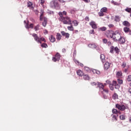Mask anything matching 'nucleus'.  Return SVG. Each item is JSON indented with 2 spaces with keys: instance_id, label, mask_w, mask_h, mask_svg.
Listing matches in <instances>:
<instances>
[{
  "instance_id": "f257e3e1",
  "label": "nucleus",
  "mask_w": 131,
  "mask_h": 131,
  "mask_svg": "<svg viewBox=\"0 0 131 131\" xmlns=\"http://www.w3.org/2000/svg\"><path fill=\"white\" fill-rule=\"evenodd\" d=\"M58 15L59 16L58 20L59 21L62 22L64 24L71 25V19L69 16H63V13L62 12H59Z\"/></svg>"
},
{
  "instance_id": "f03ea898",
  "label": "nucleus",
  "mask_w": 131,
  "mask_h": 131,
  "mask_svg": "<svg viewBox=\"0 0 131 131\" xmlns=\"http://www.w3.org/2000/svg\"><path fill=\"white\" fill-rule=\"evenodd\" d=\"M121 37V35H120V33L118 32V31H116L114 33L113 38L115 41H118V40L120 39Z\"/></svg>"
},
{
  "instance_id": "7ed1b4c3",
  "label": "nucleus",
  "mask_w": 131,
  "mask_h": 131,
  "mask_svg": "<svg viewBox=\"0 0 131 131\" xmlns=\"http://www.w3.org/2000/svg\"><path fill=\"white\" fill-rule=\"evenodd\" d=\"M108 12V9L107 7H103L100 10V12L98 13L99 17H103L104 15V13H107Z\"/></svg>"
},
{
  "instance_id": "20e7f679",
  "label": "nucleus",
  "mask_w": 131,
  "mask_h": 131,
  "mask_svg": "<svg viewBox=\"0 0 131 131\" xmlns=\"http://www.w3.org/2000/svg\"><path fill=\"white\" fill-rule=\"evenodd\" d=\"M116 108H117L120 111H125V109H126L125 105L123 104L120 105L118 103L116 104Z\"/></svg>"
},
{
  "instance_id": "39448f33",
  "label": "nucleus",
  "mask_w": 131,
  "mask_h": 131,
  "mask_svg": "<svg viewBox=\"0 0 131 131\" xmlns=\"http://www.w3.org/2000/svg\"><path fill=\"white\" fill-rule=\"evenodd\" d=\"M61 58V55L59 53H56L54 57H52V61L53 62H57L60 61V58Z\"/></svg>"
},
{
  "instance_id": "423d86ee",
  "label": "nucleus",
  "mask_w": 131,
  "mask_h": 131,
  "mask_svg": "<svg viewBox=\"0 0 131 131\" xmlns=\"http://www.w3.org/2000/svg\"><path fill=\"white\" fill-rule=\"evenodd\" d=\"M31 35L33 36L34 40H35V41H37L38 43H41V42H40V39H39V37H38L37 34L35 33H33V34H31Z\"/></svg>"
},
{
  "instance_id": "0eeeda50",
  "label": "nucleus",
  "mask_w": 131,
  "mask_h": 131,
  "mask_svg": "<svg viewBox=\"0 0 131 131\" xmlns=\"http://www.w3.org/2000/svg\"><path fill=\"white\" fill-rule=\"evenodd\" d=\"M114 35V33H113V32L110 30L106 31L105 33V35L108 38H113Z\"/></svg>"
},
{
  "instance_id": "6e6552de",
  "label": "nucleus",
  "mask_w": 131,
  "mask_h": 131,
  "mask_svg": "<svg viewBox=\"0 0 131 131\" xmlns=\"http://www.w3.org/2000/svg\"><path fill=\"white\" fill-rule=\"evenodd\" d=\"M51 6L55 8H59V3L57 0H52L51 3Z\"/></svg>"
},
{
  "instance_id": "1a4fd4ad",
  "label": "nucleus",
  "mask_w": 131,
  "mask_h": 131,
  "mask_svg": "<svg viewBox=\"0 0 131 131\" xmlns=\"http://www.w3.org/2000/svg\"><path fill=\"white\" fill-rule=\"evenodd\" d=\"M27 7L30 9V10H32V11H33L34 10V7H33V3H32L30 1H28L27 2Z\"/></svg>"
},
{
  "instance_id": "9d476101",
  "label": "nucleus",
  "mask_w": 131,
  "mask_h": 131,
  "mask_svg": "<svg viewBox=\"0 0 131 131\" xmlns=\"http://www.w3.org/2000/svg\"><path fill=\"white\" fill-rule=\"evenodd\" d=\"M110 65H111V63L108 61H106L104 64V70H108L110 68Z\"/></svg>"
},
{
  "instance_id": "9b49d317",
  "label": "nucleus",
  "mask_w": 131,
  "mask_h": 131,
  "mask_svg": "<svg viewBox=\"0 0 131 131\" xmlns=\"http://www.w3.org/2000/svg\"><path fill=\"white\" fill-rule=\"evenodd\" d=\"M89 24L93 29H97V24H96V22L94 21H92L89 23Z\"/></svg>"
},
{
  "instance_id": "f8f14e48",
  "label": "nucleus",
  "mask_w": 131,
  "mask_h": 131,
  "mask_svg": "<svg viewBox=\"0 0 131 131\" xmlns=\"http://www.w3.org/2000/svg\"><path fill=\"white\" fill-rule=\"evenodd\" d=\"M76 72H77V75H78L79 76H80L81 77L84 75L83 72H82V71H81V70H77Z\"/></svg>"
},
{
  "instance_id": "ddd939ff",
  "label": "nucleus",
  "mask_w": 131,
  "mask_h": 131,
  "mask_svg": "<svg viewBox=\"0 0 131 131\" xmlns=\"http://www.w3.org/2000/svg\"><path fill=\"white\" fill-rule=\"evenodd\" d=\"M100 59L101 62L103 63H105V62L107 61L106 60V57H105V55L104 54L100 55Z\"/></svg>"
},
{
  "instance_id": "4468645a",
  "label": "nucleus",
  "mask_w": 131,
  "mask_h": 131,
  "mask_svg": "<svg viewBox=\"0 0 131 131\" xmlns=\"http://www.w3.org/2000/svg\"><path fill=\"white\" fill-rule=\"evenodd\" d=\"M61 33L63 36H66V38H69V36H70V34L68 33H66L64 31H61Z\"/></svg>"
},
{
  "instance_id": "2eb2a0df",
  "label": "nucleus",
  "mask_w": 131,
  "mask_h": 131,
  "mask_svg": "<svg viewBox=\"0 0 131 131\" xmlns=\"http://www.w3.org/2000/svg\"><path fill=\"white\" fill-rule=\"evenodd\" d=\"M48 23V18L46 17H43V22H42V26L43 27H46L47 26V24Z\"/></svg>"
},
{
  "instance_id": "dca6fc26",
  "label": "nucleus",
  "mask_w": 131,
  "mask_h": 131,
  "mask_svg": "<svg viewBox=\"0 0 131 131\" xmlns=\"http://www.w3.org/2000/svg\"><path fill=\"white\" fill-rule=\"evenodd\" d=\"M97 85L100 90H103L104 89V84L101 82H97Z\"/></svg>"
},
{
  "instance_id": "f3484780",
  "label": "nucleus",
  "mask_w": 131,
  "mask_h": 131,
  "mask_svg": "<svg viewBox=\"0 0 131 131\" xmlns=\"http://www.w3.org/2000/svg\"><path fill=\"white\" fill-rule=\"evenodd\" d=\"M112 121H117V117H118V115H112Z\"/></svg>"
},
{
  "instance_id": "a211bd4d",
  "label": "nucleus",
  "mask_w": 131,
  "mask_h": 131,
  "mask_svg": "<svg viewBox=\"0 0 131 131\" xmlns=\"http://www.w3.org/2000/svg\"><path fill=\"white\" fill-rule=\"evenodd\" d=\"M118 41H119V43H124V42H125V39H124L123 37H121Z\"/></svg>"
},
{
  "instance_id": "6ab92c4d",
  "label": "nucleus",
  "mask_w": 131,
  "mask_h": 131,
  "mask_svg": "<svg viewBox=\"0 0 131 131\" xmlns=\"http://www.w3.org/2000/svg\"><path fill=\"white\" fill-rule=\"evenodd\" d=\"M83 78L84 80H90L91 79V78L88 74L83 75Z\"/></svg>"
},
{
  "instance_id": "aec40b11",
  "label": "nucleus",
  "mask_w": 131,
  "mask_h": 131,
  "mask_svg": "<svg viewBox=\"0 0 131 131\" xmlns=\"http://www.w3.org/2000/svg\"><path fill=\"white\" fill-rule=\"evenodd\" d=\"M49 39L51 42H55V41H56V38H55V37H54L53 35H51Z\"/></svg>"
},
{
  "instance_id": "412c9836",
  "label": "nucleus",
  "mask_w": 131,
  "mask_h": 131,
  "mask_svg": "<svg viewBox=\"0 0 131 131\" xmlns=\"http://www.w3.org/2000/svg\"><path fill=\"white\" fill-rule=\"evenodd\" d=\"M123 30L124 31V32H125V33H128V32H131V30L130 29H129V28L128 27H124L123 29Z\"/></svg>"
},
{
  "instance_id": "4be33fe9",
  "label": "nucleus",
  "mask_w": 131,
  "mask_h": 131,
  "mask_svg": "<svg viewBox=\"0 0 131 131\" xmlns=\"http://www.w3.org/2000/svg\"><path fill=\"white\" fill-rule=\"evenodd\" d=\"M123 25H124V26L129 27V26H130V24H129V23L127 21H124L123 22Z\"/></svg>"
},
{
  "instance_id": "5701e85b",
  "label": "nucleus",
  "mask_w": 131,
  "mask_h": 131,
  "mask_svg": "<svg viewBox=\"0 0 131 131\" xmlns=\"http://www.w3.org/2000/svg\"><path fill=\"white\" fill-rule=\"evenodd\" d=\"M62 38V35L61 34L57 33L56 34V39L57 40H60L61 38Z\"/></svg>"
},
{
  "instance_id": "b1692460",
  "label": "nucleus",
  "mask_w": 131,
  "mask_h": 131,
  "mask_svg": "<svg viewBox=\"0 0 131 131\" xmlns=\"http://www.w3.org/2000/svg\"><path fill=\"white\" fill-rule=\"evenodd\" d=\"M68 29L70 31H73L74 30V28L73 27V26L72 25V23H71V25L70 26H68L67 27Z\"/></svg>"
},
{
  "instance_id": "393cba45",
  "label": "nucleus",
  "mask_w": 131,
  "mask_h": 131,
  "mask_svg": "<svg viewBox=\"0 0 131 131\" xmlns=\"http://www.w3.org/2000/svg\"><path fill=\"white\" fill-rule=\"evenodd\" d=\"M116 76L118 78H120L122 76V73L121 72H118L116 74Z\"/></svg>"
},
{
  "instance_id": "a878e982",
  "label": "nucleus",
  "mask_w": 131,
  "mask_h": 131,
  "mask_svg": "<svg viewBox=\"0 0 131 131\" xmlns=\"http://www.w3.org/2000/svg\"><path fill=\"white\" fill-rule=\"evenodd\" d=\"M92 72H93V73H94V74H98V75L101 74V72H100V71H98L96 69H93L92 70Z\"/></svg>"
},
{
  "instance_id": "bb28decb",
  "label": "nucleus",
  "mask_w": 131,
  "mask_h": 131,
  "mask_svg": "<svg viewBox=\"0 0 131 131\" xmlns=\"http://www.w3.org/2000/svg\"><path fill=\"white\" fill-rule=\"evenodd\" d=\"M112 98L114 100H116L118 99V95L116 93H115L113 95Z\"/></svg>"
},
{
  "instance_id": "cd10ccee",
  "label": "nucleus",
  "mask_w": 131,
  "mask_h": 131,
  "mask_svg": "<svg viewBox=\"0 0 131 131\" xmlns=\"http://www.w3.org/2000/svg\"><path fill=\"white\" fill-rule=\"evenodd\" d=\"M26 28H28L29 29V28H33V24H31L30 25L28 24H27L26 25Z\"/></svg>"
},
{
  "instance_id": "c85d7f7f",
  "label": "nucleus",
  "mask_w": 131,
  "mask_h": 131,
  "mask_svg": "<svg viewBox=\"0 0 131 131\" xmlns=\"http://www.w3.org/2000/svg\"><path fill=\"white\" fill-rule=\"evenodd\" d=\"M100 31H106L107 30V28L105 27H101L98 29Z\"/></svg>"
},
{
  "instance_id": "c756f323",
  "label": "nucleus",
  "mask_w": 131,
  "mask_h": 131,
  "mask_svg": "<svg viewBox=\"0 0 131 131\" xmlns=\"http://www.w3.org/2000/svg\"><path fill=\"white\" fill-rule=\"evenodd\" d=\"M89 47L91 48V49H96V48H97V46L95 44H89Z\"/></svg>"
},
{
  "instance_id": "7c9ffc66",
  "label": "nucleus",
  "mask_w": 131,
  "mask_h": 131,
  "mask_svg": "<svg viewBox=\"0 0 131 131\" xmlns=\"http://www.w3.org/2000/svg\"><path fill=\"white\" fill-rule=\"evenodd\" d=\"M72 23H73L74 26H76V27L78 26V24H79L78 21H77V20H74L72 21Z\"/></svg>"
},
{
  "instance_id": "2f4dec72",
  "label": "nucleus",
  "mask_w": 131,
  "mask_h": 131,
  "mask_svg": "<svg viewBox=\"0 0 131 131\" xmlns=\"http://www.w3.org/2000/svg\"><path fill=\"white\" fill-rule=\"evenodd\" d=\"M102 90H103L102 93H105V94H108V93H109V90L107 88H103V89Z\"/></svg>"
},
{
  "instance_id": "473e14b6",
  "label": "nucleus",
  "mask_w": 131,
  "mask_h": 131,
  "mask_svg": "<svg viewBox=\"0 0 131 131\" xmlns=\"http://www.w3.org/2000/svg\"><path fill=\"white\" fill-rule=\"evenodd\" d=\"M41 48H45V49H47V48H48V44L46 43H43L41 45Z\"/></svg>"
},
{
  "instance_id": "72a5a7b5",
  "label": "nucleus",
  "mask_w": 131,
  "mask_h": 131,
  "mask_svg": "<svg viewBox=\"0 0 131 131\" xmlns=\"http://www.w3.org/2000/svg\"><path fill=\"white\" fill-rule=\"evenodd\" d=\"M112 113L114 114H118V111H117L116 109L115 108H114L112 110Z\"/></svg>"
},
{
  "instance_id": "f704fd0d",
  "label": "nucleus",
  "mask_w": 131,
  "mask_h": 131,
  "mask_svg": "<svg viewBox=\"0 0 131 131\" xmlns=\"http://www.w3.org/2000/svg\"><path fill=\"white\" fill-rule=\"evenodd\" d=\"M84 70L85 71H86L87 72H90L91 71V69L88 67H84Z\"/></svg>"
},
{
  "instance_id": "c9c22d12",
  "label": "nucleus",
  "mask_w": 131,
  "mask_h": 131,
  "mask_svg": "<svg viewBox=\"0 0 131 131\" xmlns=\"http://www.w3.org/2000/svg\"><path fill=\"white\" fill-rule=\"evenodd\" d=\"M125 12H127V13H130L131 14V8H126L125 9Z\"/></svg>"
},
{
  "instance_id": "e433bc0d",
  "label": "nucleus",
  "mask_w": 131,
  "mask_h": 131,
  "mask_svg": "<svg viewBox=\"0 0 131 131\" xmlns=\"http://www.w3.org/2000/svg\"><path fill=\"white\" fill-rule=\"evenodd\" d=\"M120 119H121V120H125V116L123 115H121L120 116Z\"/></svg>"
},
{
  "instance_id": "4c0bfd02",
  "label": "nucleus",
  "mask_w": 131,
  "mask_h": 131,
  "mask_svg": "<svg viewBox=\"0 0 131 131\" xmlns=\"http://www.w3.org/2000/svg\"><path fill=\"white\" fill-rule=\"evenodd\" d=\"M118 80V83H119V84H122V83H123V80H122V79H120L119 78H118L117 79Z\"/></svg>"
},
{
  "instance_id": "58836bf2",
  "label": "nucleus",
  "mask_w": 131,
  "mask_h": 131,
  "mask_svg": "<svg viewBox=\"0 0 131 131\" xmlns=\"http://www.w3.org/2000/svg\"><path fill=\"white\" fill-rule=\"evenodd\" d=\"M115 21L116 22H119V16H116L115 17V19H114Z\"/></svg>"
},
{
  "instance_id": "ea45409f",
  "label": "nucleus",
  "mask_w": 131,
  "mask_h": 131,
  "mask_svg": "<svg viewBox=\"0 0 131 131\" xmlns=\"http://www.w3.org/2000/svg\"><path fill=\"white\" fill-rule=\"evenodd\" d=\"M114 86H117L118 84H117V82L116 81H113V83L112 84Z\"/></svg>"
},
{
  "instance_id": "a19ab883",
  "label": "nucleus",
  "mask_w": 131,
  "mask_h": 131,
  "mask_svg": "<svg viewBox=\"0 0 131 131\" xmlns=\"http://www.w3.org/2000/svg\"><path fill=\"white\" fill-rule=\"evenodd\" d=\"M34 29L35 31H37V30H39V25H37L34 27Z\"/></svg>"
},
{
  "instance_id": "79ce46f5",
  "label": "nucleus",
  "mask_w": 131,
  "mask_h": 131,
  "mask_svg": "<svg viewBox=\"0 0 131 131\" xmlns=\"http://www.w3.org/2000/svg\"><path fill=\"white\" fill-rule=\"evenodd\" d=\"M39 39H40V42H41V41H44V42H46L47 41L46 40V39H45L44 37L39 38Z\"/></svg>"
},
{
  "instance_id": "37998d69",
  "label": "nucleus",
  "mask_w": 131,
  "mask_h": 131,
  "mask_svg": "<svg viewBox=\"0 0 131 131\" xmlns=\"http://www.w3.org/2000/svg\"><path fill=\"white\" fill-rule=\"evenodd\" d=\"M114 85H113L112 84H110V89L111 91H114Z\"/></svg>"
},
{
  "instance_id": "c03bdc74",
  "label": "nucleus",
  "mask_w": 131,
  "mask_h": 131,
  "mask_svg": "<svg viewBox=\"0 0 131 131\" xmlns=\"http://www.w3.org/2000/svg\"><path fill=\"white\" fill-rule=\"evenodd\" d=\"M121 66L123 67V68H125V67H126V62H123Z\"/></svg>"
},
{
  "instance_id": "a18cd8bd",
  "label": "nucleus",
  "mask_w": 131,
  "mask_h": 131,
  "mask_svg": "<svg viewBox=\"0 0 131 131\" xmlns=\"http://www.w3.org/2000/svg\"><path fill=\"white\" fill-rule=\"evenodd\" d=\"M127 81H131V75H130L127 76Z\"/></svg>"
},
{
  "instance_id": "49530a36",
  "label": "nucleus",
  "mask_w": 131,
  "mask_h": 131,
  "mask_svg": "<svg viewBox=\"0 0 131 131\" xmlns=\"http://www.w3.org/2000/svg\"><path fill=\"white\" fill-rule=\"evenodd\" d=\"M114 51H115L114 47L111 46V50H110L111 53H113Z\"/></svg>"
},
{
  "instance_id": "de8ad7c7",
  "label": "nucleus",
  "mask_w": 131,
  "mask_h": 131,
  "mask_svg": "<svg viewBox=\"0 0 131 131\" xmlns=\"http://www.w3.org/2000/svg\"><path fill=\"white\" fill-rule=\"evenodd\" d=\"M91 84L92 85H93V86H94L95 85H98V82L96 83V82H91Z\"/></svg>"
},
{
  "instance_id": "09e8293b",
  "label": "nucleus",
  "mask_w": 131,
  "mask_h": 131,
  "mask_svg": "<svg viewBox=\"0 0 131 131\" xmlns=\"http://www.w3.org/2000/svg\"><path fill=\"white\" fill-rule=\"evenodd\" d=\"M42 16H43V13H41L40 15V21H42Z\"/></svg>"
},
{
  "instance_id": "8fccbe9b",
  "label": "nucleus",
  "mask_w": 131,
  "mask_h": 131,
  "mask_svg": "<svg viewBox=\"0 0 131 131\" xmlns=\"http://www.w3.org/2000/svg\"><path fill=\"white\" fill-rule=\"evenodd\" d=\"M115 51L116 53H118V52H119V49H118V47H115Z\"/></svg>"
},
{
  "instance_id": "3c124183",
  "label": "nucleus",
  "mask_w": 131,
  "mask_h": 131,
  "mask_svg": "<svg viewBox=\"0 0 131 131\" xmlns=\"http://www.w3.org/2000/svg\"><path fill=\"white\" fill-rule=\"evenodd\" d=\"M90 34H95V31L94 30H91L90 31Z\"/></svg>"
},
{
  "instance_id": "603ef678",
  "label": "nucleus",
  "mask_w": 131,
  "mask_h": 131,
  "mask_svg": "<svg viewBox=\"0 0 131 131\" xmlns=\"http://www.w3.org/2000/svg\"><path fill=\"white\" fill-rule=\"evenodd\" d=\"M85 20L88 21H90V17L88 16H86L85 18Z\"/></svg>"
},
{
  "instance_id": "864d4df0",
  "label": "nucleus",
  "mask_w": 131,
  "mask_h": 131,
  "mask_svg": "<svg viewBox=\"0 0 131 131\" xmlns=\"http://www.w3.org/2000/svg\"><path fill=\"white\" fill-rule=\"evenodd\" d=\"M108 27H109L110 28H113V27H114V25L110 24V25H108Z\"/></svg>"
},
{
  "instance_id": "5fc2aeb1",
  "label": "nucleus",
  "mask_w": 131,
  "mask_h": 131,
  "mask_svg": "<svg viewBox=\"0 0 131 131\" xmlns=\"http://www.w3.org/2000/svg\"><path fill=\"white\" fill-rule=\"evenodd\" d=\"M33 11V12H34L35 13L36 15H38V13H39L38 10H34V9Z\"/></svg>"
},
{
  "instance_id": "6e6d98bb",
  "label": "nucleus",
  "mask_w": 131,
  "mask_h": 131,
  "mask_svg": "<svg viewBox=\"0 0 131 131\" xmlns=\"http://www.w3.org/2000/svg\"><path fill=\"white\" fill-rule=\"evenodd\" d=\"M83 2H84V3H86V4H89L91 2L90 0H82Z\"/></svg>"
},
{
  "instance_id": "4d7b16f0",
  "label": "nucleus",
  "mask_w": 131,
  "mask_h": 131,
  "mask_svg": "<svg viewBox=\"0 0 131 131\" xmlns=\"http://www.w3.org/2000/svg\"><path fill=\"white\" fill-rule=\"evenodd\" d=\"M58 2H59V3H61L62 4H65L66 3V2L64 1V0H58Z\"/></svg>"
},
{
  "instance_id": "13d9d810",
  "label": "nucleus",
  "mask_w": 131,
  "mask_h": 131,
  "mask_svg": "<svg viewBox=\"0 0 131 131\" xmlns=\"http://www.w3.org/2000/svg\"><path fill=\"white\" fill-rule=\"evenodd\" d=\"M103 42L104 43H107V39H103Z\"/></svg>"
},
{
  "instance_id": "bf43d9fd",
  "label": "nucleus",
  "mask_w": 131,
  "mask_h": 131,
  "mask_svg": "<svg viewBox=\"0 0 131 131\" xmlns=\"http://www.w3.org/2000/svg\"><path fill=\"white\" fill-rule=\"evenodd\" d=\"M62 13V16H63V15H65V16L67 15V12L64 11Z\"/></svg>"
},
{
  "instance_id": "052dcab7",
  "label": "nucleus",
  "mask_w": 131,
  "mask_h": 131,
  "mask_svg": "<svg viewBox=\"0 0 131 131\" xmlns=\"http://www.w3.org/2000/svg\"><path fill=\"white\" fill-rule=\"evenodd\" d=\"M106 83H107V84H111V82L109 80H107L106 81Z\"/></svg>"
},
{
  "instance_id": "680f3d73",
  "label": "nucleus",
  "mask_w": 131,
  "mask_h": 131,
  "mask_svg": "<svg viewBox=\"0 0 131 131\" xmlns=\"http://www.w3.org/2000/svg\"><path fill=\"white\" fill-rule=\"evenodd\" d=\"M45 4V0H41L40 4L42 6Z\"/></svg>"
},
{
  "instance_id": "e2e57ef3",
  "label": "nucleus",
  "mask_w": 131,
  "mask_h": 131,
  "mask_svg": "<svg viewBox=\"0 0 131 131\" xmlns=\"http://www.w3.org/2000/svg\"><path fill=\"white\" fill-rule=\"evenodd\" d=\"M128 93H129L130 94H131V88H128Z\"/></svg>"
},
{
  "instance_id": "0e129e2a",
  "label": "nucleus",
  "mask_w": 131,
  "mask_h": 131,
  "mask_svg": "<svg viewBox=\"0 0 131 131\" xmlns=\"http://www.w3.org/2000/svg\"><path fill=\"white\" fill-rule=\"evenodd\" d=\"M76 64H79V61L78 60L75 61Z\"/></svg>"
},
{
  "instance_id": "69168bd1",
  "label": "nucleus",
  "mask_w": 131,
  "mask_h": 131,
  "mask_svg": "<svg viewBox=\"0 0 131 131\" xmlns=\"http://www.w3.org/2000/svg\"><path fill=\"white\" fill-rule=\"evenodd\" d=\"M107 45L108 46H111V42L110 41L107 42Z\"/></svg>"
},
{
  "instance_id": "338daca9",
  "label": "nucleus",
  "mask_w": 131,
  "mask_h": 131,
  "mask_svg": "<svg viewBox=\"0 0 131 131\" xmlns=\"http://www.w3.org/2000/svg\"><path fill=\"white\" fill-rule=\"evenodd\" d=\"M124 72H125V73H126L127 72V69H125V70H124Z\"/></svg>"
},
{
  "instance_id": "774afa93",
  "label": "nucleus",
  "mask_w": 131,
  "mask_h": 131,
  "mask_svg": "<svg viewBox=\"0 0 131 131\" xmlns=\"http://www.w3.org/2000/svg\"><path fill=\"white\" fill-rule=\"evenodd\" d=\"M129 122H130V123H131V117H129Z\"/></svg>"
}]
</instances>
